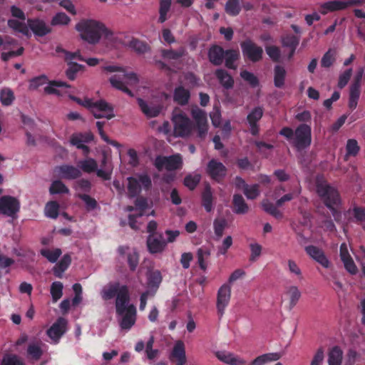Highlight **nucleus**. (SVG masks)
Instances as JSON below:
<instances>
[{"label": "nucleus", "instance_id": "6", "mask_svg": "<svg viewBox=\"0 0 365 365\" xmlns=\"http://www.w3.org/2000/svg\"><path fill=\"white\" fill-rule=\"evenodd\" d=\"M120 307L118 310L115 308L119 325L121 329L129 331L136 322V308L133 304H130L129 301L123 302Z\"/></svg>", "mask_w": 365, "mask_h": 365}, {"label": "nucleus", "instance_id": "9", "mask_svg": "<svg viewBox=\"0 0 365 365\" xmlns=\"http://www.w3.org/2000/svg\"><path fill=\"white\" fill-rule=\"evenodd\" d=\"M182 160L180 155H173L168 157L157 156L154 165L159 170H162L165 168L168 171H173L180 169L182 166Z\"/></svg>", "mask_w": 365, "mask_h": 365}, {"label": "nucleus", "instance_id": "52", "mask_svg": "<svg viewBox=\"0 0 365 365\" xmlns=\"http://www.w3.org/2000/svg\"><path fill=\"white\" fill-rule=\"evenodd\" d=\"M299 43V38L293 34H287L282 38L283 47L297 49Z\"/></svg>", "mask_w": 365, "mask_h": 365}, {"label": "nucleus", "instance_id": "58", "mask_svg": "<svg viewBox=\"0 0 365 365\" xmlns=\"http://www.w3.org/2000/svg\"><path fill=\"white\" fill-rule=\"evenodd\" d=\"M59 212V205L56 201L48 202L45 207V213L46 216L55 219L58 217Z\"/></svg>", "mask_w": 365, "mask_h": 365}, {"label": "nucleus", "instance_id": "31", "mask_svg": "<svg viewBox=\"0 0 365 365\" xmlns=\"http://www.w3.org/2000/svg\"><path fill=\"white\" fill-rule=\"evenodd\" d=\"M240 57V51L237 49H227L225 51L224 61L225 66L228 69H237L236 62Z\"/></svg>", "mask_w": 365, "mask_h": 365}, {"label": "nucleus", "instance_id": "44", "mask_svg": "<svg viewBox=\"0 0 365 365\" xmlns=\"http://www.w3.org/2000/svg\"><path fill=\"white\" fill-rule=\"evenodd\" d=\"M70 88L71 86L67 83L60 81H53L49 83V86L44 88V92L47 94H56L59 96L60 91L57 88Z\"/></svg>", "mask_w": 365, "mask_h": 365}, {"label": "nucleus", "instance_id": "37", "mask_svg": "<svg viewBox=\"0 0 365 365\" xmlns=\"http://www.w3.org/2000/svg\"><path fill=\"white\" fill-rule=\"evenodd\" d=\"M286 77L285 68L279 65H277L274 68V86L281 88L284 85Z\"/></svg>", "mask_w": 365, "mask_h": 365}, {"label": "nucleus", "instance_id": "46", "mask_svg": "<svg viewBox=\"0 0 365 365\" xmlns=\"http://www.w3.org/2000/svg\"><path fill=\"white\" fill-rule=\"evenodd\" d=\"M49 192L51 195L56 194H68L69 189L66 185L60 180H56L52 182L49 187Z\"/></svg>", "mask_w": 365, "mask_h": 365}, {"label": "nucleus", "instance_id": "39", "mask_svg": "<svg viewBox=\"0 0 365 365\" xmlns=\"http://www.w3.org/2000/svg\"><path fill=\"white\" fill-rule=\"evenodd\" d=\"M122 79L120 76L114 75L110 78L109 81L113 88L122 91L130 97H133L134 96L133 93L125 86Z\"/></svg>", "mask_w": 365, "mask_h": 365}, {"label": "nucleus", "instance_id": "43", "mask_svg": "<svg viewBox=\"0 0 365 365\" xmlns=\"http://www.w3.org/2000/svg\"><path fill=\"white\" fill-rule=\"evenodd\" d=\"M7 24L9 28L14 31L21 33L24 35L29 34L28 24L24 23V21H20L17 19H9Z\"/></svg>", "mask_w": 365, "mask_h": 365}, {"label": "nucleus", "instance_id": "38", "mask_svg": "<svg viewBox=\"0 0 365 365\" xmlns=\"http://www.w3.org/2000/svg\"><path fill=\"white\" fill-rule=\"evenodd\" d=\"M279 353H269L260 355L255 358L251 363V365H264L269 361H277L281 358Z\"/></svg>", "mask_w": 365, "mask_h": 365}, {"label": "nucleus", "instance_id": "47", "mask_svg": "<svg viewBox=\"0 0 365 365\" xmlns=\"http://www.w3.org/2000/svg\"><path fill=\"white\" fill-rule=\"evenodd\" d=\"M212 193L210 186H207L202 194V205L207 212L212 209Z\"/></svg>", "mask_w": 365, "mask_h": 365}, {"label": "nucleus", "instance_id": "34", "mask_svg": "<svg viewBox=\"0 0 365 365\" xmlns=\"http://www.w3.org/2000/svg\"><path fill=\"white\" fill-rule=\"evenodd\" d=\"M128 46L138 54H144L150 50V46L146 42L135 38H133L129 41Z\"/></svg>", "mask_w": 365, "mask_h": 365}, {"label": "nucleus", "instance_id": "60", "mask_svg": "<svg viewBox=\"0 0 365 365\" xmlns=\"http://www.w3.org/2000/svg\"><path fill=\"white\" fill-rule=\"evenodd\" d=\"M243 193L247 199L255 200L260 194L259 185L258 184H254L252 185H247L244 190Z\"/></svg>", "mask_w": 365, "mask_h": 365}, {"label": "nucleus", "instance_id": "41", "mask_svg": "<svg viewBox=\"0 0 365 365\" xmlns=\"http://www.w3.org/2000/svg\"><path fill=\"white\" fill-rule=\"evenodd\" d=\"M241 9L240 0H227L225 6V12L231 16H237Z\"/></svg>", "mask_w": 365, "mask_h": 365}, {"label": "nucleus", "instance_id": "28", "mask_svg": "<svg viewBox=\"0 0 365 365\" xmlns=\"http://www.w3.org/2000/svg\"><path fill=\"white\" fill-rule=\"evenodd\" d=\"M232 209L237 215H244L248 212L249 206L241 195L235 194L232 197Z\"/></svg>", "mask_w": 365, "mask_h": 365}, {"label": "nucleus", "instance_id": "21", "mask_svg": "<svg viewBox=\"0 0 365 365\" xmlns=\"http://www.w3.org/2000/svg\"><path fill=\"white\" fill-rule=\"evenodd\" d=\"M225 51L219 45H212L207 53L210 62L214 66H220L224 61Z\"/></svg>", "mask_w": 365, "mask_h": 365}, {"label": "nucleus", "instance_id": "3", "mask_svg": "<svg viewBox=\"0 0 365 365\" xmlns=\"http://www.w3.org/2000/svg\"><path fill=\"white\" fill-rule=\"evenodd\" d=\"M317 192L324 205L331 211L334 220L339 221L341 213L335 208V206H338L340 203V196L338 191L327 182L317 181Z\"/></svg>", "mask_w": 365, "mask_h": 365}, {"label": "nucleus", "instance_id": "15", "mask_svg": "<svg viewBox=\"0 0 365 365\" xmlns=\"http://www.w3.org/2000/svg\"><path fill=\"white\" fill-rule=\"evenodd\" d=\"M67 324L68 322L65 318L59 317L47 330L46 334L53 344H58L61 336L66 333Z\"/></svg>", "mask_w": 365, "mask_h": 365}, {"label": "nucleus", "instance_id": "49", "mask_svg": "<svg viewBox=\"0 0 365 365\" xmlns=\"http://www.w3.org/2000/svg\"><path fill=\"white\" fill-rule=\"evenodd\" d=\"M15 261L6 255H0V279L3 274H9L10 272L9 267L14 264Z\"/></svg>", "mask_w": 365, "mask_h": 365}, {"label": "nucleus", "instance_id": "30", "mask_svg": "<svg viewBox=\"0 0 365 365\" xmlns=\"http://www.w3.org/2000/svg\"><path fill=\"white\" fill-rule=\"evenodd\" d=\"M171 357L177 360L176 365H184L185 364V349L184 343L182 341H178L175 344L171 353Z\"/></svg>", "mask_w": 365, "mask_h": 365}, {"label": "nucleus", "instance_id": "7", "mask_svg": "<svg viewBox=\"0 0 365 365\" xmlns=\"http://www.w3.org/2000/svg\"><path fill=\"white\" fill-rule=\"evenodd\" d=\"M240 47L245 58L256 63L262 59L263 49L251 39H246L240 43Z\"/></svg>", "mask_w": 365, "mask_h": 365}, {"label": "nucleus", "instance_id": "33", "mask_svg": "<svg viewBox=\"0 0 365 365\" xmlns=\"http://www.w3.org/2000/svg\"><path fill=\"white\" fill-rule=\"evenodd\" d=\"M285 294L289 299V307L292 309L296 306L299 302L302 294L298 287L295 285H290L286 287Z\"/></svg>", "mask_w": 365, "mask_h": 365}, {"label": "nucleus", "instance_id": "1", "mask_svg": "<svg viewBox=\"0 0 365 365\" xmlns=\"http://www.w3.org/2000/svg\"><path fill=\"white\" fill-rule=\"evenodd\" d=\"M76 29L80 32L83 40L90 44L98 43L101 37L111 39L113 33L104 24L93 19H82L76 25Z\"/></svg>", "mask_w": 365, "mask_h": 365}, {"label": "nucleus", "instance_id": "27", "mask_svg": "<svg viewBox=\"0 0 365 365\" xmlns=\"http://www.w3.org/2000/svg\"><path fill=\"white\" fill-rule=\"evenodd\" d=\"M103 70L109 73L113 72H123V79L126 80V83L128 84H137L138 83V78L137 74L134 72L127 73L124 68L117 66H106L103 67Z\"/></svg>", "mask_w": 365, "mask_h": 365}, {"label": "nucleus", "instance_id": "35", "mask_svg": "<svg viewBox=\"0 0 365 365\" xmlns=\"http://www.w3.org/2000/svg\"><path fill=\"white\" fill-rule=\"evenodd\" d=\"M343 359V351L340 347L334 346L328 354L329 365H341Z\"/></svg>", "mask_w": 365, "mask_h": 365}, {"label": "nucleus", "instance_id": "11", "mask_svg": "<svg viewBox=\"0 0 365 365\" xmlns=\"http://www.w3.org/2000/svg\"><path fill=\"white\" fill-rule=\"evenodd\" d=\"M20 210L19 200L10 195H4L0 198V214L16 218Z\"/></svg>", "mask_w": 365, "mask_h": 365}, {"label": "nucleus", "instance_id": "56", "mask_svg": "<svg viewBox=\"0 0 365 365\" xmlns=\"http://www.w3.org/2000/svg\"><path fill=\"white\" fill-rule=\"evenodd\" d=\"M335 51L329 48L322 56L321 60V66L323 68H329L335 61Z\"/></svg>", "mask_w": 365, "mask_h": 365}, {"label": "nucleus", "instance_id": "8", "mask_svg": "<svg viewBox=\"0 0 365 365\" xmlns=\"http://www.w3.org/2000/svg\"><path fill=\"white\" fill-rule=\"evenodd\" d=\"M174 124V134L178 137H187L190 135L193 125L190 119L182 113L176 114L173 118Z\"/></svg>", "mask_w": 365, "mask_h": 365}, {"label": "nucleus", "instance_id": "50", "mask_svg": "<svg viewBox=\"0 0 365 365\" xmlns=\"http://www.w3.org/2000/svg\"><path fill=\"white\" fill-rule=\"evenodd\" d=\"M27 352L31 359L38 360L43 354L41 344L38 342L30 343L27 349Z\"/></svg>", "mask_w": 365, "mask_h": 365}, {"label": "nucleus", "instance_id": "12", "mask_svg": "<svg viewBox=\"0 0 365 365\" xmlns=\"http://www.w3.org/2000/svg\"><path fill=\"white\" fill-rule=\"evenodd\" d=\"M205 171L212 180L221 182L227 175V169L222 163L212 158L207 163Z\"/></svg>", "mask_w": 365, "mask_h": 365}, {"label": "nucleus", "instance_id": "26", "mask_svg": "<svg viewBox=\"0 0 365 365\" xmlns=\"http://www.w3.org/2000/svg\"><path fill=\"white\" fill-rule=\"evenodd\" d=\"M190 98V92L182 86H177L173 91V101L177 104L184 106L188 104Z\"/></svg>", "mask_w": 365, "mask_h": 365}, {"label": "nucleus", "instance_id": "51", "mask_svg": "<svg viewBox=\"0 0 365 365\" xmlns=\"http://www.w3.org/2000/svg\"><path fill=\"white\" fill-rule=\"evenodd\" d=\"M128 196L130 197H136L140 192V186L139 185L138 180L133 177H129L128 178Z\"/></svg>", "mask_w": 365, "mask_h": 365}, {"label": "nucleus", "instance_id": "48", "mask_svg": "<svg viewBox=\"0 0 365 365\" xmlns=\"http://www.w3.org/2000/svg\"><path fill=\"white\" fill-rule=\"evenodd\" d=\"M15 99L14 92L9 88H4L0 91V101L3 106H11Z\"/></svg>", "mask_w": 365, "mask_h": 365}, {"label": "nucleus", "instance_id": "61", "mask_svg": "<svg viewBox=\"0 0 365 365\" xmlns=\"http://www.w3.org/2000/svg\"><path fill=\"white\" fill-rule=\"evenodd\" d=\"M63 284L61 282H54L51 286V294L53 302H57L63 294Z\"/></svg>", "mask_w": 365, "mask_h": 365}, {"label": "nucleus", "instance_id": "14", "mask_svg": "<svg viewBox=\"0 0 365 365\" xmlns=\"http://www.w3.org/2000/svg\"><path fill=\"white\" fill-rule=\"evenodd\" d=\"M94 138L92 133H73L70 138V143L76 146L78 149L82 150L84 155H88L90 153V148L84 143L91 142Z\"/></svg>", "mask_w": 365, "mask_h": 365}, {"label": "nucleus", "instance_id": "18", "mask_svg": "<svg viewBox=\"0 0 365 365\" xmlns=\"http://www.w3.org/2000/svg\"><path fill=\"white\" fill-rule=\"evenodd\" d=\"M28 29L38 36H44L51 32V29L46 25L43 20L39 19H28Z\"/></svg>", "mask_w": 365, "mask_h": 365}, {"label": "nucleus", "instance_id": "62", "mask_svg": "<svg viewBox=\"0 0 365 365\" xmlns=\"http://www.w3.org/2000/svg\"><path fill=\"white\" fill-rule=\"evenodd\" d=\"M197 255V261L200 269L205 270L207 268L205 259L210 256V251L207 249L201 247L198 249Z\"/></svg>", "mask_w": 365, "mask_h": 365}, {"label": "nucleus", "instance_id": "42", "mask_svg": "<svg viewBox=\"0 0 365 365\" xmlns=\"http://www.w3.org/2000/svg\"><path fill=\"white\" fill-rule=\"evenodd\" d=\"M172 0H160L158 22L164 23L168 19V14L170 10Z\"/></svg>", "mask_w": 365, "mask_h": 365}, {"label": "nucleus", "instance_id": "2", "mask_svg": "<svg viewBox=\"0 0 365 365\" xmlns=\"http://www.w3.org/2000/svg\"><path fill=\"white\" fill-rule=\"evenodd\" d=\"M298 151L308 148L312 143V128L307 123L299 124L294 130L289 127H284L279 131Z\"/></svg>", "mask_w": 365, "mask_h": 365}, {"label": "nucleus", "instance_id": "45", "mask_svg": "<svg viewBox=\"0 0 365 365\" xmlns=\"http://www.w3.org/2000/svg\"><path fill=\"white\" fill-rule=\"evenodd\" d=\"M262 206L263 210L274 216L277 219H279L282 217V212L278 209V207L276 204H274L269 200H264L262 203Z\"/></svg>", "mask_w": 365, "mask_h": 365}, {"label": "nucleus", "instance_id": "54", "mask_svg": "<svg viewBox=\"0 0 365 365\" xmlns=\"http://www.w3.org/2000/svg\"><path fill=\"white\" fill-rule=\"evenodd\" d=\"M241 78L248 83L252 88H256L259 85V81L258 78L252 73L243 70L240 72Z\"/></svg>", "mask_w": 365, "mask_h": 365}, {"label": "nucleus", "instance_id": "10", "mask_svg": "<svg viewBox=\"0 0 365 365\" xmlns=\"http://www.w3.org/2000/svg\"><path fill=\"white\" fill-rule=\"evenodd\" d=\"M231 299V286L223 284L217 290L216 309L219 318H222Z\"/></svg>", "mask_w": 365, "mask_h": 365}, {"label": "nucleus", "instance_id": "20", "mask_svg": "<svg viewBox=\"0 0 365 365\" xmlns=\"http://www.w3.org/2000/svg\"><path fill=\"white\" fill-rule=\"evenodd\" d=\"M340 257L345 269L350 274H355L357 272V267L349 255L348 246L346 243H342L340 246Z\"/></svg>", "mask_w": 365, "mask_h": 365}, {"label": "nucleus", "instance_id": "64", "mask_svg": "<svg viewBox=\"0 0 365 365\" xmlns=\"http://www.w3.org/2000/svg\"><path fill=\"white\" fill-rule=\"evenodd\" d=\"M200 180V175H195L194 176L188 175L184 178V185L190 190H194Z\"/></svg>", "mask_w": 365, "mask_h": 365}, {"label": "nucleus", "instance_id": "16", "mask_svg": "<svg viewBox=\"0 0 365 365\" xmlns=\"http://www.w3.org/2000/svg\"><path fill=\"white\" fill-rule=\"evenodd\" d=\"M191 114L195 120V127L197 131V136L204 138L207 133L208 125L207 115L204 110L196 108H193Z\"/></svg>", "mask_w": 365, "mask_h": 365}, {"label": "nucleus", "instance_id": "24", "mask_svg": "<svg viewBox=\"0 0 365 365\" xmlns=\"http://www.w3.org/2000/svg\"><path fill=\"white\" fill-rule=\"evenodd\" d=\"M56 170L61 178L66 180H75L81 175L80 170L73 165H62L56 167Z\"/></svg>", "mask_w": 365, "mask_h": 365}, {"label": "nucleus", "instance_id": "53", "mask_svg": "<svg viewBox=\"0 0 365 365\" xmlns=\"http://www.w3.org/2000/svg\"><path fill=\"white\" fill-rule=\"evenodd\" d=\"M161 55L164 58L170 60H178L185 55V50L180 48L179 50L163 49Z\"/></svg>", "mask_w": 365, "mask_h": 365}, {"label": "nucleus", "instance_id": "25", "mask_svg": "<svg viewBox=\"0 0 365 365\" xmlns=\"http://www.w3.org/2000/svg\"><path fill=\"white\" fill-rule=\"evenodd\" d=\"M138 103L143 114L150 118L157 117L163 109L162 105H148L140 98H138Z\"/></svg>", "mask_w": 365, "mask_h": 365}, {"label": "nucleus", "instance_id": "17", "mask_svg": "<svg viewBox=\"0 0 365 365\" xmlns=\"http://www.w3.org/2000/svg\"><path fill=\"white\" fill-rule=\"evenodd\" d=\"M264 110L261 106H257L252 109L247 116V121L250 125V133L256 136L259 134V128L258 122L262 118Z\"/></svg>", "mask_w": 365, "mask_h": 365}, {"label": "nucleus", "instance_id": "32", "mask_svg": "<svg viewBox=\"0 0 365 365\" xmlns=\"http://www.w3.org/2000/svg\"><path fill=\"white\" fill-rule=\"evenodd\" d=\"M71 262V256L68 254L64 255L53 269L54 275L56 277L61 278L63 272L67 269Z\"/></svg>", "mask_w": 365, "mask_h": 365}, {"label": "nucleus", "instance_id": "36", "mask_svg": "<svg viewBox=\"0 0 365 365\" xmlns=\"http://www.w3.org/2000/svg\"><path fill=\"white\" fill-rule=\"evenodd\" d=\"M39 252L43 257H45L48 262L51 263L56 262L62 254L61 250L60 248L51 250L48 247H43L41 248Z\"/></svg>", "mask_w": 365, "mask_h": 365}, {"label": "nucleus", "instance_id": "55", "mask_svg": "<svg viewBox=\"0 0 365 365\" xmlns=\"http://www.w3.org/2000/svg\"><path fill=\"white\" fill-rule=\"evenodd\" d=\"M79 166L83 171L91 173L97 170L98 164L94 159L88 158L84 160H81L79 163Z\"/></svg>", "mask_w": 365, "mask_h": 365}, {"label": "nucleus", "instance_id": "22", "mask_svg": "<svg viewBox=\"0 0 365 365\" xmlns=\"http://www.w3.org/2000/svg\"><path fill=\"white\" fill-rule=\"evenodd\" d=\"M217 358L225 364L229 365H246L247 361L239 356L225 351H217Z\"/></svg>", "mask_w": 365, "mask_h": 365}, {"label": "nucleus", "instance_id": "40", "mask_svg": "<svg viewBox=\"0 0 365 365\" xmlns=\"http://www.w3.org/2000/svg\"><path fill=\"white\" fill-rule=\"evenodd\" d=\"M68 68L66 70V76L70 81H74L76 78L77 73L84 70V66L76 62L68 61Z\"/></svg>", "mask_w": 365, "mask_h": 365}, {"label": "nucleus", "instance_id": "4", "mask_svg": "<svg viewBox=\"0 0 365 365\" xmlns=\"http://www.w3.org/2000/svg\"><path fill=\"white\" fill-rule=\"evenodd\" d=\"M71 98L78 104L87 108L96 118H106L110 120L115 117L113 106L104 100L93 101L90 98L81 100L76 96Z\"/></svg>", "mask_w": 365, "mask_h": 365}, {"label": "nucleus", "instance_id": "29", "mask_svg": "<svg viewBox=\"0 0 365 365\" xmlns=\"http://www.w3.org/2000/svg\"><path fill=\"white\" fill-rule=\"evenodd\" d=\"M215 76L224 88L228 90L233 87L234 79L225 69H217L215 72Z\"/></svg>", "mask_w": 365, "mask_h": 365}, {"label": "nucleus", "instance_id": "63", "mask_svg": "<svg viewBox=\"0 0 365 365\" xmlns=\"http://www.w3.org/2000/svg\"><path fill=\"white\" fill-rule=\"evenodd\" d=\"M360 97V90L349 88V108L353 110L358 104Z\"/></svg>", "mask_w": 365, "mask_h": 365}, {"label": "nucleus", "instance_id": "5", "mask_svg": "<svg viewBox=\"0 0 365 365\" xmlns=\"http://www.w3.org/2000/svg\"><path fill=\"white\" fill-rule=\"evenodd\" d=\"M101 295L104 300H109L115 297V308H118V310L120 309L123 302L130 300L128 287L119 282H112L104 286Z\"/></svg>", "mask_w": 365, "mask_h": 365}, {"label": "nucleus", "instance_id": "23", "mask_svg": "<svg viewBox=\"0 0 365 365\" xmlns=\"http://www.w3.org/2000/svg\"><path fill=\"white\" fill-rule=\"evenodd\" d=\"M305 250L313 259L319 263L322 267L325 268L329 267L330 262L321 249L315 246H307L305 247Z\"/></svg>", "mask_w": 365, "mask_h": 365}, {"label": "nucleus", "instance_id": "13", "mask_svg": "<svg viewBox=\"0 0 365 365\" xmlns=\"http://www.w3.org/2000/svg\"><path fill=\"white\" fill-rule=\"evenodd\" d=\"M151 232L147 239L148 250L152 254L159 253L164 250L167 242L162 234L156 230H150Z\"/></svg>", "mask_w": 365, "mask_h": 365}, {"label": "nucleus", "instance_id": "59", "mask_svg": "<svg viewBox=\"0 0 365 365\" xmlns=\"http://www.w3.org/2000/svg\"><path fill=\"white\" fill-rule=\"evenodd\" d=\"M57 52H62L65 54V61L68 63V61H72L73 59H78L81 61H85V58L81 55L80 51H76L75 52L68 51L62 48L57 47Z\"/></svg>", "mask_w": 365, "mask_h": 365}, {"label": "nucleus", "instance_id": "57", "mask_svg": "<svg viewBox=\"0 0 365 365\" xmlns=\"http://www.w3.org/2000/svg\"><path fill=\"white\" fill-rule=\"evenodd\" d=\"M346 154L345 156L346 160L348 156H356L360 150V147L358 145L356 140L349 139L346 145Z\"/></svg>", "mask_w": 365, "mask_h": 365}, {"label": "nucleus", "instance_id": "19", "mask_svg": "<svg viewBox=\"0 0 365 365\" xmlns=\"http://www.w3.org/2000/svg\"><path fill=\"white\" fill-rule=\"evenodd\" d=\"M346 9L343 0H331L319 4L318 11L322 15H326L330 12L342 11Z\"/></svg>", "mask_w": 365, "mask_h": 365}]
</instances>
